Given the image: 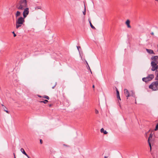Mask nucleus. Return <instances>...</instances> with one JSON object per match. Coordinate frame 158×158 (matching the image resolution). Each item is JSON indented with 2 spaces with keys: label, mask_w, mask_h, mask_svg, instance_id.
I'll list each match as a JSON object with an SVG mask.
<instances>
[{
  "label": "nucleus",
  "mask_w": 158,
  "mask_h": 158,
  "mask_svg": "<svg viewBox=\"0 0 158 158\" xmlns=\"http://www.w3.org/2000/svg\"><path fill=\"white\" fill-rule=\"evenodd\" d=\"M16 7L19 10H23L27 7V2L26 0H21L16 5Z\"/></svg>",
  "instance_id": "f257e3e1"
},
{
  "label": "nucleus",
  "mask_w": 158,
  "mask_h": 158,
  "mask_svg": "<svg viewBox=\"0 0 158 158\" xmlns=\"http://www.w3.org/2000/svg\"><path fill=\"white\" fill-rule=\"evenodd\" d=\"M25 18L23 17L20 16L16 19V28L17 29H19L21 27L22 25L25 22L24 19Z\"/></svg>",
  "instance_id": "f03ea898"
},
{
  "label": "nucleus",
  "mask_w": 158,
  "mask_h": 158,
  "mask_svg": "<svg viewBox=\"0 0 158 158\" xmlns=\"http://www.w3.org/2000/svg\"><path fill=\"white\" fill-rule=\"evenodd\" d=\"M158 81L153 82L149 86V87L150 89H152L153 90H156L158 89Z\"/></svg>",
  "instance_id": "7ed1b4c3"
},
{
  "label": "nucleus",
  "mask_w": 158,
  "mask_h": 158,
  "mask_svg": "<svg viewBox=\"0 0 158 158\" xmlns=\"http://www.w3.org/2000/svg\"><path fill=\"white\" fill-rule=\"evenodd\" d=\"M154 77V75L153 74H149L147 77L143 78L142 80L145 82H147L149 81L152 80Z\"/></svg>",
  "instance_id": "20e7f679"
},
{
  "label": "nucleus",
  "mask_w": 158,
  "mask_h": 158,
  "mask_svg": "<svg viewBox=\"0 0 158 158\" xmlns=\"http://www.w3.org/2000/svg\"><path fill=\"white\" fill-rule=\"evenodd\" d=\"M23 10H24L23 13V16L24 18H26L29 13V8L27 7L24 8Z\"/></svg>",
  "instance_id": "39448f33"
},
{
  "label": "nucleus",
  "mask_w": 158,
  "mask_h": 158,
  "mask_svg": "<svg viewBox=\"0 0 158 158\" xmlns=\"http://www.w3.org/2000/svg\"><path fill=\"white\" fill-rule=\"evenodd\" d=\"M156 63H155L154 62H152L151 64V66H152L151 70L154 71L156 70V72L157 71L156 70L157 69V67L156 66Z\"/></svg>",
  "instance_id": "423d86ee"
},
{
  "label": "nucleus",
  "mask_w": 158,
  "mask_h": 158,
  "mask_svg": "<svg viewBox=\"0 0 158 158\" xmlns=\"http://www.w3.org/2000/svg\"><path fill=\"white\" fill-rule=\"evenodd\" d=\"M151 60H152V62H154L157 64H158V56H153L151 58Z\"/></svg>",
  "instance_id": "0eeeda50"
},
{
  "label": "nucleus",
  "mask_w": 158,
  "mask_h": 158,
  "mask_svg": "<svg viewBox=\"0 0 158 158\" xmlns=\"http://www.w3.org/2000/svg\"><path fill=\"white\" fill-rule=\"evenodd\" d=\"M124 91L126 97H128L130 96V94L129 93L127 89H124Z\"/></svg>",
  "instance_id": "6e6552de"
},
{
  "label": "nucleus",
  "mask_w": 158,
  "mask_h": 158,
  "mask_svg": "<svg viewBox=\"0 0 158 158\" xmlns=\"http://www.w3.org/2000/svg\"><path fill=\"white\" fill-rule=\"evenodd\" d=\"M146 51H147V52L149 54H155V53H154L153 51V50L150 49H148L146 48Z\"/></svg>",
  "instance_id": "1a4fd4ad"
},
{
  "label": "nucleus",
  "mask_w": 158,
  "mask_h": 158,
  "mask_svg": "<svg viewBox=\"0 0 158 158\" xmlns=\"http://www.w3.org/2000/svg\"><path fill=\"white\" fill-rule=\"evenodd\" d=\"M20 151L25 156H26L28 158H30V157L27 155V154L25 152L24 149L23 148H21L20 149Z\"/></svg>",
  "instance_id": "9d476101"
},
{
  "label": "nucleus",
  "mask_w": 158,
  "mask_h": 158,
  "mask_svg": "<svg viewBox=\"0 0 158 158\" xmlns=\"http://www.w3.org/2000/svg\"><path fill=\"white\" fill-rule=\"evenodd\" d=\"M125 23L127 25L128 28H131V27L130 24V21L129 20H127L126 22Z\"/></svg>",
  "instance_id": "9b49d317"
},
{
  "label": "nucleus",
  "mask_w": 158,
  "mask_h": 158,
  "mask_svg": "<svg viewBox=\"0 0 158 158\" xmlns=\"http://www.w3.org/2000/svg\"><path fill=\"white\" fill-rule=\"evenodd\" d=\"M21 15V13L19 11H17L16 13L15 14V16L16 17V18H17L19 17V16H20Z\"/></svg>",
  "instance_id": "f8f14e48"
},
{
  "label": "nucleus",
  "mask_w": 158,
  "mask_h": 158,
  "mask_svg": "<svg viewBox=\"0 0 158 158\" xmlns=\"http://www.w3.org/2000/svg\"><path fill=\"white\" fill-rule=\"evenodd\" d=\"M117 98L118 99L121 100V98L120 97L118 89H116Z\"/></svg>",
  "instance_id": "ddd939ff"
},
{
  "label": "nucleus",
  "mask_w": 158,
  "mask_h": 158,
  "mask_svg": "<svg viewBox=\"0 0 158 158\" xmlns=\"http://www.w3.org/2000/svg\"><path fill=\"white\" fill-rule=\"evenodd\" d=\"M100 131L101 133H103L105 134H107L108 133L107 132L105 131L103 128L101 129Z\"/></svg>",
  "instance_id": "4468645a"
},
{
  "label": "nucleus",
  "mask_w": 158,
  "mask_h": 158,
  "mask_svg": "<svg viewBox=\"0 0 158 158\" xmlns=\"http://www.w3.org/2000/svg\"><path fill=\"white\" fill-rule=\"evenodd\" d=\"M131 93H130V96H132L135 98V92H133V91H131Z\"/></svg>",
  "instance_id": "2eb2a0df"
},
{
  "label": "nucleus",
  "mask_w": 158,
  "mask_h": 158,
  "mask_svg": "<svg viewBox=\"0 0 158 158\" xmlns=\"http://www.w3.org/2000/svg\"><path fill=\"white\" fill-rule=\"evenodd\" d=\"M35 10H38V9L41 10L42 7L41 6H36L35 7Z\"/></svg>",
  "instance_id": "dca6fc26"
},
{
  "label": "nucleus",
  "mask_w": 158,
  "mask_h": 158,
  "mask_svg": "<svg viewBox=\"0 0 158 158\" xmlns=\"http://www.w3.org/2000/svg\"><path fill=\"white\" fill-rule=\"evenodd\" d=\"M89 23H90V26L92 28H93V29H95V27H94V26L92 25V23H91V21L89 20Z\"/></svg>",
  "instance_id": "f3484780"
},
{
  "label": "nucleus",
  "mask_w": 158,
  "mask_h": 158,
  "mask_svg": "<svg viewBox=\"0 0 158 158\" xmlns=\"http://www.w3.org/2000/svg\"><path fill=\"white\" fill-rule=\"evenodd\" d=\"M6 109H7V108H6V107L5 106H4L3 107V110L5 111L8 114H9V112L7 110H6Z\"/></svg>",
  "instance_id": "a211bd4d"
},
{
  "label": "nucleus",
  "mask_w": 158,
  "mask_h": 158,
  "mask_svg": "<svg viewBox=\"0 0 158 158\" xmlns=\"http://www.w3.org/2000/svg\"><path fill=\"white\" fill-rule=\"evenodd\" d=\"M48 102V100H45L44 101H41L40 102L41 103H43L44 104H46L47 102Z\"/></svg>",
  "instance_id": "6ab92c4d"
},
{
  "label": "nucleus",
  "mask_w": 158,
  "mask_h": 158,
  "mask_svg": "<svg viewBox=\"0 0 158 158\" xmlns=\"http://www.w3.org/2000/svg\"><path fill=\"white\" fill-rule=\"evenodd\" d=\"M150 140L151 141V142L152 143L153 142H154L155 141V138H152V139H150Z\"/></svg>",
  "instance_id": "aec40b11"
},
{
  "label": "nucleus",
  "mask_w": 158,
  "mask_h": 158,
  "mask_svg": "<svg viewBox=\"0 0 158 158\" xmlns=\"http://www.w3.org/2000/svg\"><path fill=\"white\" fill-rule=\"evenodd\" d=\"M42 97L46 98L48 100H49V98L48 96L46 95H44Z\"/></svg>",
  "instance_id": "412c9836"
},
{
  "label": "nucleus",
  "mask_w": 158,
  "mask_h": 158,
  "mask_svg": "<svg viewBox=\"0 0 158 158\" xmlns=\"http://www.w3.org/2000/svg\"><path fill=\"white\" fill-rule=\"evenodd\" d=\"M152 133L150 134L148 140L150 141V139L152 138Z\"/></svg>",
  "instance_id": "4be33fe9"
},
{
  "label": "nucleus",
  "mask_w": 158,
  "mask_h": 158,
  "mask_svg": "<svg viewBox=\"0 0 158 158\" xmlns=\"http://www.w3.org/2000/svg\"><path fill=\"white\" fill-rule=\"evenodd\" d=\"M150 141L148 140V144H149V147H150V151H151V150H152V147H151V143Z\"/></svg>",
  "instance_id": "5701e85b"
},
{
  "label": "nucleus",
  "mask_w": 158,
  "mask_h": 158,
  "mask_svg": "<svg viewBox=\"0 0 158 158\" xmlns=\"http://www.w3.org/2000/svg\"><path fill=\"white\" fill-rule=\"evenodd\" d=\"M150 141L148 140V144H149V147H150V151H151V150H152V147H151V143Z\"/></svg>",
  "instance_id": "b1692460"
},
{
  "label": "nucleus",
  "mask_w": 158,
  "mask_h": 158,
  "mask_svg": "<svg viewBox=\"0 0 158 158\" xmlns=\"http://www.w3.org/2000/svg\"><path fill=\"white\" fill-rule=\"evenodd\" d=\"M86 11V8H85H85H84V10L83 12V14L84 15H85Z\"/></svg>",
  "instance_id": "393cba45"
},
{
  "label": "nucleus",
  "mask_w": 158,
  "mask_h": 158,
  "mask_svg": "<svg viewBox=\"0 0 158 158\" xmlns=\"http://www.w3.org/2000/svg\"><path fill=\"white\" fill-rule=\"evenodd\" d=\"M158 130V123L156 124V128L154 130L156 131Z\"/></svg>",
  "instance_id": "a878e982"
},
{
  "label": "nucleus",
  "mask_w": 158,
  "mask_h": 158,
  "mask_svg": "<svg viewBox=\"0 0 158 158\" xmlns=\"http://www.w3.org/2000/svg\"><path fill=\"white\" fill-rule=\"evenodd\" d=\"M155 79V80L158 81V73L157 74L156 76Z\"/></svg>",
  "instance_id": "bb28decb"
},
{
  "label": "nucleus",
  "mask_w": 158,
  "mask_h": 158,
  "mask_svg": "<svg viewBox=\"0 0 158 158\" xmlns=\"http://www.w3.org/2000/svg\"><path fill=\"white\" fill-rule=\"evenodd\" d=\"M12 33L14 35V37H15L16 36V34L15 33V32L14 31H13L12 32Z\"/></svg>",
  "instance_id": "cd10ccee"
},
{
  "label": "nucleus",
  "mask_w": 158,
  "mask_h": 158,
  "mask_svg": "<svg viewBox=\"0 0 158 158\" xmlns=\"http://www.w3.org/2000/svg\"><path fill=\"white\" fill-rule=\"evenodd\" d=\"M95 113L96 114H98V111L97 110H95Z\"/></svg>",
  "instance_id": "c85d7f7f"
},
{
  "label": "nucleus",
  "mask_w": 158,
  "mask_h": 158,
  "mask_svg": "<svg viewBox=\"0 0 158 158\" xmlns=\"http://www.w3.org/2000/svg\"><path fill=\"white\" fill-rule=\"evenodd\" d=\"M40 143L41 144L42 143H43V141H42V140L41 139H40Z\"/></svg>",
  "instance_id": "c756f323"
},
{
  "label": "nucleus",
  "mask_w": 158,
  "mask_h": 158,
  "mask_svg": "<svg viewBox=\"0 0 158 158\" xmlns=\"http://www.w3.org/2000/svg\"><path fill=\"white\" fill-rule=\"evenodd\" d=\"M87 66H88V69H89V70H90V72H91V73H92V72H91V69H90V67H89V65H88Z\"/></svg>",
  "instance_id": "7c9ffc66"
},
{
  "label": "nucleus",
  "mask_w": 158,
  "mask_h": 158,
  "mask_svg": "<svg viewBox=\"0 0 158 158\" xmlns=\"http://www.w3.org/2000/svg\"><path fill=\"white\" fill-rule=\"evenodd\" d=\"M77 49L79 51V48H81V47L80 46H77Z\"/></svg>",
  "instance_id": "2f4dec72"
},
{
  "label": "nucleus",
  "mask_w": 158,
  "mask_h": 158,
  "mask_svg": "<svg viewBox=\"0 0 158 158\" xmlns=\"http://www.w3.org/2000/svg\"><path fill=\"white\" fill-rule=\"evenodd\" d=\"M56 84H55V85L54 86H53L52 87V89H54V88L55 87V86H56Z\"/></svg>",
  "instance_id": "473e14b6"
},
{
  "label": "nucleus",
  "mask_w": 158,
  "mask_h": 158,
  "mask_svg": "<svg viewBox=\"0 0 158 158\" xmlns=\"http://www.w3.org/2000/svg\"><path fill=\"white\" fill-rule=\"evenodd\" d=\"M151 34L152 35H154V33L153 32H152L151 33Z\"/></svg>",
  "instance_id": "72a5a7b5"
},
{
  "label": "nucleus",
  "mask_w": 158,
  "mask_h": 158,
  "mask_svg": "<svg viewBox=\"0 0 158 158\" xmlns=\"http://www.w3.org/2000/svg\"><path fill=\"white\" fill-rule=\"evenodd\" d=\"M85 62H86V63L87 66L89 64H88V63H87V61H86Z\"/></svg>",
  "instance_id": "f704fd0d"
},
{
  "label": "nucleus",
  "mask_w": 158,
  "mask_h": 158,
  "mask_svg": "<svg viewBox=\"0 0 158 158\" xmlns=\"http://www.w3.org/2000/svg\"><path fill=\"white\" fill-rule=\"evenodd\" d=\"M92 87L93 88H94V85H93V86H92Z\"/></svg>",
  "instance_id": "c9c22d12"
},
{
  "label": "nucleus",
  "mask_w": 158,
  "mask_h": 158,
  "mask_svg": "<svg viewBox=\"0 0 158 158\" xmlns=\"http://www.w3.org/2000/svg\"><path fill=\"white\" fill-rule=\"evenodd\" d=\"M38 96L39 97H40V98H41V97H42V96H40V95H38Z\"/></svg>",
  "instance_id": "e433bc0d"
},
{
  "label": "nucleus",
  "mask_w": 158,
  "mask_h": 158,
  "mask_svg": "<svg viewBox=\"0 0 158 158\" xmlns=\"http://www.w3.org/2000/svg\"><path fill=\"white\" fill-rule=\"evenodd\" d=\"M49 107H51V106H52V105L51 104H49Z\"/></svg>",
  "instance_id": "4c0bfd02"
},
{
  "label": "nucleus",
  "mask_w": 158,
  "mask_h": 158,
  "mask_svg": "<svg viewBox=\"0 0 158 158\" xmlns=\"http://www.w3.org/2000/svg\"><path fill=\"white\" fill-rule=\"evenodd\" d=\"M2 105V106H3V107L4 106H4V105L3 104H2V105Z\"/></svg>",
  "instance_id": "58836bf2"
},
{
  "label": "nucleus",
  "mask_w": 158,
  "mask_h": 158,
  "mask_svg": "<svg viewBox=\"0 0 158 158\" xmlns=\"http://www.w3.org/2000/svg\"><path fill=\"white\" fill-rule=\"evenodd\" d=\"M156 66L157 67V69H158V65H157V64H156Z\"/></svg>",
  "instance_id": "ea45409f"
},
{
  "label": "nucleus",
  "mask_w": 158,
  "mask_h": 158,
  "mask_svg": "<svg viewBox=\"0 0 158 158\" xmlns=\"http://www.w3.org/2000/svg\"><path fill=\"white\" fill-rule=\"evenodd\" d=\"M14 156H15L14 158H16L15 157V154L14 153Z\"/></svg>",
  "instance_id": "a19ab883"
},
{
  "label": "nucleus",
  "mask_w": 158,
  "mask_h": 158,
  "mask_svg": "<svg viewBox=\"0 0 158 158\" xmlns=\"http://www.w3.org/2000/svg\"><path fill=\"white\" fill-rule=\"evenodd\" d=\"M104 158H107V157H106V156H105L104 157Z\"/></svg>",
  "instance_id": "79ce46f5"
}]
</instances>
